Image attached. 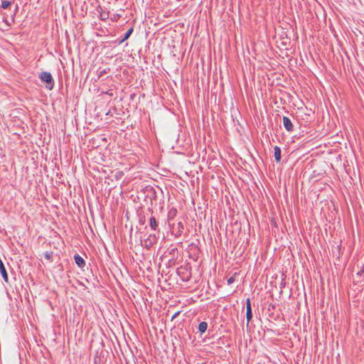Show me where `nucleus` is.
Returning a JSON list of instances; mask_svg holds the SVG:
<instances>
[{
    "label": "nucleus",
    "instance_id": "f257e3e1",
    "mask_svg": "<svg viewBox=\"0 0 364 364\" xmlns=\"http://www.w3.org/2000/svg\"><path fill=\"white\" fill-rule=\"evenodd\" d=\"M39 78L42 82H46V87L48 90H52L54 85V80L52 75L48 72H42L39 74Z\"/></svg>",
    "mask_w": 364,
    "mask_h": 364
},
{
    "label": "nucleus",
    "instance_id": "f03ea898",
    "mask_svg": "<svg viewBox=\"0 0 364 364\" xmlns=\"http://www.w3.org/2000/svg\"><path fill=\"white\" fill-rule=\"evenodd\" d=\"M157 238L155 235H149V237L141 242V245L146 249H149L154 244L156 243Z\"/></svg>",
    "mask_w": 364,
    "mask_h": 364
},
{
    "label": "nucleus",
    "instance_id": "7ed1b4c3",
    "mask_svg": "<svg viewBox=\"0 0 364 364\" xmlns=\"http://www.w3.org/2000/svg\"><path fill=\"white\" fill-rule=\"evenodd\" d=\"M246 309H247V311H246L247 325H246V326H247V328H248L249 323L252 318L251 303H250V299L249 298H247L246 299Z\"/></svg>",
    "mask_w": 364,
    "mask_h": 364
},
{
    "label": "nucleus",
    "instance_id": "20e7f679",
    "mask_svg": "<svg viewBox=\"0 0 364 364\" xmlns=\"http://www.w3.org/2000/svg\"><path fill=\"white\" fill-rule=\"evenodd\" d=\"M282 120L284 127L286 130L289 132H292L294 130V125L291 119L289 117L284 116Z\"/></svg>",
    "mask_w": 364,
    "mask_h": 364
},
{
    "label": "nucleus",
    "instance_id": "39448f33",
    "mask_svg": "<svg viewBox=\"0 0 364 364\" xmlns=\"http://www.w3.org/2000/svg\"><path fill=\"white\" fill-rule=\"evenodd\" d=\"M184 230L183 224L182 222H178L176 225V227L175 228V237H180Z\"/></svg>",
    "mask_w": 364,
    "mask_h": 364
},
{
    "label": "nucleus",
    "instance_id": "423d86ee",
    "mask_svg": "<svg viewBox=\"0 0 364 364\" xmlns=\"http://www.w3.org/2000/svg\"><path fill=\"white\" fill-rule=\"evenodd\" d=\"M0 272H1V274L4 282H8V281H9L8 274H7L6 268L4 267V264L1 259H0Z\"/></svg>",
    "mask_w": 364,
    "mask_h": 364
},
{
    "label": "nucleus",
    "instance_id": "0eeeda50",
    "mask_svg": "<svg viewBox=\"0 0 364 364\" xmlns=\"http://www.w3.org/2000/svg\"><path fill=\"white\" fill-rule=\"evenodd\" d=\"M177 209L176 208H171L167 215V220L168 222L171 221L177 215Z\"/></svg>",
    "mask_w": 364,
    "mask_h": 364
},
{
    "label": "nucleus",
    "instance_id": "6e6552de",
    "mask_svg": "<svg viewBox=\"0 0 364 364\" xmlns=\"http://www.w3.org/2000/svg\"><path fill=\"white\" fill-rule=\"evenodd\" d=\"M274 156L277 162H279L281 161V149L277 146H275L274 147Z\"/></svg>",
    "mask_w": 364,
    "mask_h": 364
},
{
    "label": "nucleus",
    "instance_id": "1a4fd4ad",
    "mask_svg": "<svg viewBox=\"0 0 364 364\" xmlns=\"http://www.w3.org/2000/svg\"><path fill=\"white\" fill-rule=\"evenodd\" d=\"M74 258L75 263L77 264L78 267H83L85 265V261L79 255H75Z\"/></svg>",
    "mask_w": 364,
    "mask_h": 364
},
{
    "label": "nucleus",
    "instance_id": "9d476101",
    "mask_svg": "<svg viewBox=\"0 0 364 364\" xmlns=\"http://www.w3.org/2000/svg\"><path fill=\"white\" fill-rule=\"evenodd\" d=\"M149 225L152 230H156L158 229L159 225L155 217L151 216L149 218Z\"/></svg>",
    "mask_w": 364,
    "mask_h": 364
},
{
    "label": "nucleus",
    "instance_id": "9b49d317",
    "mask_svg": "<svg viewBox=\"0 0 364 364\" xmlns=\"http://www.w3.org/2000/svg\"><path fill=\"white\" fill-rule=\"evenodd\" d=\"M133 32V28H130L124 35L123 38L119 41V43H122L127 40Z\"/></svg>",
    "mask_w": 364,
    "mask_h": 364
},
{
    "label": "nucleus",
    "instance_id": "f8f14e48",
    "mask_svg": "<svg viewBox=\"0 0 364 364\" xmlns=\"http://www.w3.org/2000/svg\"><path fill=\"white\" fill-rule=\"evenodd\" d=\"M207 328H208V323L205 321H202L198 325V331L201 333H205V331L207 330Z\"/></svg>",
    "mask_w": 364,
    "mask_h": 364
},
{
    "label": "nucleus",
    "instance_id": "ddd939ff",
    "mask_svg": "<svg viewBox=\"0 0 364 364\" xmlns=\"http://www.w3.org/2000/svg\"><path fill=\"white\" fill-rule=\"evenodd\" d=\"M11 5V2L6 0H3L1 1V8L4 9H8Z\"/></svg>",
    "mask_w": 364,
    "mask_h": 364
},
{
    "label": "nucleus",
    "instance_id": "4468645a",
    "mask_svg": "<svg viewBox=\"0 0 364 364\" xmlns=\"http://www.w3.org/2000/svg\"><path fill=\"white\" fill-rule=\"evenodd\" d=\"M168 255L174 256L176 253L178 252V250L176 247H170L167 250Z\"/></svg>",
    "mask_w": 364,
    "mask_h": 364
},
{
    "label": "nucleus",
    "instance_id": "2eb2a0df",
    "mask_svg": "<svg viewBox=\"0 0 364 364\" xmlns=\"http://www.w3.org/2000/svg\"><path fill=\"white\" fill-rule=\"evenodd\" d=\"M235 276H232V277H230L228 279V281H227L228 284V285L232 284L235 282Z\"/></svg>",
    "mask_w": 364,
    "mask_h": 364
},
{
    "label": "nucleus",
    "instance_id": "dca6fc26",
    "mask_svg": "<svg viewBox=\"0 0 364 364\" xmlns=\"http://www.w3.org/2000/svg\"><path fill=\"white\" fill-rule=\"evenodd\" d=\"M45 257L47 259H50L51 257H52V253L51 252H46L45 254Z\"/></svg>",
    "mask_w": 364,
    "mask_h": 364
},
{
    "label": "nucleus",
    "instance_id": "f3484780",
    "mask_svg": "<svg viewBox=\"0 0 364 364\" xmlns=\"http://www.w3.org/2000/svg\"><path fill=\"white\" fill-rule=\"evenodd\" d=\"M98 72H99V74H98L99 77L102 76L104 74H105L107 73L105 70H100Z\"/></svg>",
    "mask_w": 364,
    "mask_h": 364
},
{
    "label": "nucleus",
    "instance_id": "a211bd4d",
    "mask_svg": "<svg viewBox=\"0 0 364 364\" xmlns=\"http://www.w3.org/2000/svg\"><path fill=\"white\" fill-rule=\"evenodd\" d=\"M179 311L176 312L171 318V320L174 319L178 314H179Z\"/></svg>",
    "mask_w": 364,
    "mask_h": 364
},
{
    "label": "nucleus",
    "instance_id": "6ab92c4d",
    "mask_svg": "<svg viewBox=\"0 0 364 364\" xmlns=\"http://www.w3.org/2000/svg\"><path fill=\"white\" fill-rule=\"evenodd\" d=\"M144 220H145V219H144V220L140 219V220H139L140 223H142V224L144 223Z\"/></svg>",
    "mask_w": 364,
    "mask_h": 364
}]
</instances>
